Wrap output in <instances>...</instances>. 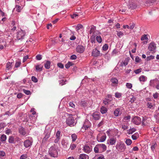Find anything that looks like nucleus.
I'll return each mask as SVG.
<instances>
[{"label":"nucleus","instance_id":"obj_1","mask_svg":"<svg viewBox=\"0 0 159 159\" xmlns=\"http://www.w3.org/2000/svg\"><path fill=\"white\" fill-rule=\"evenodd\" d=\"M48 153L52 157H55L57 156V152L55 148L53 146H51L49 148Z\"/></svg>","mask_w":159,"mask_h":159},{"label":"nucleus","instance_id":"obj_2","mask_svg":"<svg viewBox=\"0 0 159 159\" xmlns=\"http://www.w3.org/2000/svg\"><path fill=\"white\" fill-rule=\"evenodd\" d=\"M25 34V31L21 30L17 32V39L18 40H21L24 38V37Z\"/></svg>","mask_w":159,"mask_h":159},{"label":"nucleus","instance_id":"obj_3","mask_svg":"<svg viewBox=\"0 0 159 159\" xmlns=\"http://www.w3.org/2000/svg\"><path fill=\"white\" fill-rule=\"evenodd\" d=\"M66 122L67 125L71 126L74 125L75 123V120L74 118L72 116H69L66 118Z\"/></svg>","mask_w":159,"mask_h":159},{"label":"nucleus","instance_id":"obj_4","mask_svg":"<svg viewBox=\"0 0 159 159\" xmlns=\"http://www.w3.org/2000/svg\"><path fill=\"white\" fill-rule=\"evenodd\" d=\"M128 8L130 10H133L137 8V6L134 3V2L132 0H130L129 1V4L127 5Z\"/></svg>","mask_w":159,"mask_h":159},{"label":"nucleus","instance_id":"obj_5","mask_svg":"<svg viewBox=\"0 0 159 159\" xmlns=\"http://www.w3.org/2000/svg\"><path fill=\"white\" fill-rule=\"evenodd\" d=\"M116 148L117 149H119L120 150L124 151L126 149V146L125 144L122 143L121 142L120 143L118 144H117L116 146Z\"/></svg>","mask_w":159,"mask_h":159},{"label":"nucleus","instance_id":"obj_6","mask_svg":"<svg viewBox=\"0 0 159 159\" xmlns=\"http://www.w3.org/2000/svg\"><path fill=\"white\" fill-rule=\"evenodd\" d=\"M132 121L136 125H139L141 123V119L139 116H136L133 119Z\"/></svg>","mask_w":159,"mask_h":159},{"label":"nucleus","instance_id":"obj_7","mask_svg":"<svg viewBox=\"0 0 159 159\" xmlns=\"http://www.w3.org/2000/svg\"><path fill=\"white\" fill-rule=\"evenodd\" d=\"M84 47L82 45H79L76 48V51L80 53H83L84 50Z\"/></svg>","mask_w":159,"mask_h":159},{"label":"nucleus","instance_id":"obj_8","mask_svg":"<svg viewBox=\"0 0 159 159\" xmlns=\"http://www.w3.org/2000/svg\"><path fill=\"white\" fill-rule=\"evenodd\" d=\"M156 48V44L154 43H151L149 45L148 49L150 51H154Z\"/></svg>","mask_w":159,"mask_h":159},{"label":"nucleus","instance_id":"obj_9","mask_svg":"<svg viewBox=\"0 0 159 159\" xmlns=\"http://www.w3.org/2000/svg\"><path fill=\"white\" fill-rule=\"evenodd\" d=\"M100 54L99 51H98L96 48L93 50L92 52V56L94 57H97L99 56Z\"/></svg>","mask_w":159,"mask_h":159},{"label":"nucleus","instance_id":"obj_10","mask_svg":"<svg viewBox=\"0 0 159 159\" xmlns=\"http://www.w3.org/2000/svg\"><path fill=\"white\" fill-rule=\"evenodd\" d=\"M32 145V143L30 141L26 140L24 142V145L25 148H28Z\"/></svg>","mask_w":159,"mask_h":159},{"label":"nucleus","instance_id":"obj_11","mask_svg":"<svg viewBox=\"0 0 159 159\" xmlns=\"http://www.w3.org/2000/svg\"><path fill=\"white\" fill-rule=\"evenodd\" d=\"M79 159H89V157L86 154H82L80 155Z\"/></svg>","mask_w":159,"mask_h":159},{"label":"nucleus","instance_id":"obj_12","mask_svg":"<svg viewBox=\"0 0 159 159\" xmlns=\"http://www.w3.org/2000/svg\"><path fill=\"white\" fill-rule=\"evenodd\" d=\"M78 103L79 105L83 107L86 106L87 104V102L85 100H81Z\"/></svg>","mask_w":159,"mask_h":159},{"label":"nucleus","instance_id":"obj_13","mask_svg":"<svg viewBox=\"0 0 159 159\" xmlns=\"http://www.w3.org/2000/svg\"><path fill=\"white\" fill-rule=\"evenodd\" d=\"M50 132H48L46 134L42 140V143H45L47 140L49 138L50 136Z\"/></svg>","mask_w":159,"mask_h":159},{"label":"nucleus","instance_id":"obj_14","mask_svg":"<svg viewBox=\"0 0 159 159\" xmlns=\"http://www.w3.org/2000/svg\"><path fill=\"white\" fill-rule=\"evenodd\" d=\"M43 66L41 65H37L35 66L37 71H41L42 70Z\"/></svg>","mask_w":159,"mask_h":159},{"label":"nucleus","instance_id":"obj_15","mask_svg":"<svg viewBox=\"0 0 159 159\" xmlns=\"http://www.w3.org/2000/svg\"><path fill=\"white\" fill-rule=\"evenodd\" d=\"M92 116L95 120H98L100 118L99 115L96 112L93 113Z\"/></svg>","mask_w":159,"mask_h":159},{"label":"nucleus","instance_id":"obj_16","mask_svg":"<svg viewBox=\"0 0 159 159\" xmlns=\"http://www.w3.org/2000/svg\"><path fill=\"white\" fill-rule=\"evenodd\" d=\"M13 63L12 62H7L6 65V69L9 70L11 68L12 66L13 65L12 64Z\"/></svg>","mask_w":159,"mask_h":159},{"label":"nucleus","instance_id":"obj_17","mask_svg":"<svg viewBox=\"0 0 159 159\" xmlns=\"http://www.w3.org/2000/svg\"><path fill=\"white\" fill-rule=\"evenodd\" d=\"M100 111L102 114H104L107 112V109L106 107L102 106L101 107Z\"/></svg>","mask_w":159,"mask_h":159},{"label":"nucleus","instance_id":"obj_18","mask_svg":"<svg viewBox=\"0 0 159 159\" xmlns=\"http://www.w3.org/2000/svg\"><path fill=\"white\" fill-rule=\"evenodd\" d=\"M19 132L20 134L23 135H25L26 134L25 132V131L24 128L21 127L19 129Z\"/></svg>","mask_w":159,"mask_h":159},{"label":"nucleus","instance_id":"obj_19","mask_svg":"<svg viewBox=\"0 0 159 159\" xmlns=\"http://www.w3.org/2000/svg\"><path fill=\"white\" fill-rule=\"evenodd\" d=\"M84 149L85 152L87 153H89L91 151L90 148L88 146H85Z\"/></svg>","mask_w":159,"mask_h":159},{"label":"nucleus","instance_id":"obj_20","mask_svg":"<svg viewBox=\"0 0 159 159\" xmlns=\"http://www.w3.org/2000/svg\"><path fill=\"white\" fill-rule=\"evenodd\" d=\"M116 139H115L113 138H111L110 140V144L113 145L116 143Z\"/></svg>","mask_w":159,"mask_h":159},{"label":"nucleus","instance_id":"obj_21","mask_svg":"<svg viewBox=\"0 0 159 159\" xmlns=\"http://www.w3.org/2000/svg\"><path fill=\"white\" fill-rule=\"evenodd\" d=\"M136 130V129L135 128H132L129 129L128 130L127 133L129 134H133L134 132H135Z\"/></svg>","mask_w":159,"mask_h":159},{"label":"nucleus","instance_id":"obj_22","mask_svg":"<svg viewBox=\"0 0 159 159\" xmlns=\"http://www.w3.org/2000/svg\"><path fill=\"white\" fill-rule=\"evenodd\" d=\"M139 80L140 81L145 82L146 80V77L144 75H141L139 78Z\"/></svg>","mask_w":159,"mask_h":159},{"label":"nucleus","instance_id":"obj_23","mask_svg":"<svg viewBox=\"0 0 159 159\" xmlns=\"http://www.w3.org/2000/svg\"><path fill=\"white\" fill-rule=\"evenodd\" d=\"M50 62L49 61H47L44 65L45 67L47 69H49L50 67Z\"/></svg>","mask_w":159,"mask_h":159},{"label":"nucleus","instance_id":"obj_24","mask_svg":"<svg viewBox=\"0 0 159 159\" xmlns=\"http://www.w3.org/2000/svg\"><path fill=\"white\" fill-rule=\"evenodd\" d=\"M96 27H95L93 25H91V30L90 31V34H91L92 33L93 34V33L95 32L96 31Z\"/></svg>","mask_w":159,"mask_h":159},{"label":"nucleus","instance_id":"obj_25","mask_svg":"<svg viewBox=\"0 0 159 159\" xmlns=\"http://www.w3.org/2000/svg\"><path fill=\"white\" fill-rule=\"evenodd\" d=\"M100 34V33L99 32V31L96 30L93 33L92 37H93V38H94L95 36H98V35H99Z\"/></svg>","mask_w":159,"mask_h":159},{"label":"nucleus","instance_id":"obj_26","mask_svg":"<svg viewBox=\"0 0 159 159\" xmlns=\"http://www.w3.org/2000/svg\"><path fill=\"white\" fill-rule=\"evenodd\" d=\"M14 138L12 136H11L9 137L8 142L10 143H14Z\"/></svg>","mask_w":159,"mask_h":159},{"label":"nucleus","instance_id":"obj_27","mask_svg":"<svg viewBox=\"0 0 159 159\" xmlns=\"http://www.w3.org/2000/svg\"><path fill=\"white\" fill-rule=\"evenodd\" d=\"M73 64L71 62H69L65 65V66L66 68L68 69L70 66H72Z\"/></svg>","mask_w":159,"mask_h":159},{"label":"nucleus","instance_id":"obj_28","mask_svg":"<svg viewBox=\"0 0 159 159\" xmlns=\"http://www.w3.org/2000/svg\"><path fill=\"white\" fill-rule=\"evenodd\" d=\"M7 139V137L6 135L2 134L1 137V140L2 142L5 141H6Z\"/></svg>","mask_w":159,"mask_h":159},{"label":"nucleus","instance_id":"obj_29","mask_svg":"<svg viewBox=\"0 0 159 159\" xmlns=\"http://www.w3.org/2000/svg\"><path fill=\"white\" fill-rule=\"evenodd\" d=\"M96 39L99 43H101L102 41V39L101 37L99 36H97L96 37Z\"/></svg>","mask_w":159,"mask_h":159},{"label":"nucleus","instance_id":"obj_30","mask_svg":"<svg viewBox=\"0 0 159 159\" xmlns=\"http://www.w3.org/2000/svg\"><path fill=\"white\" fill-rule=\"evenodd\" d=\"M115 96L116 98H119L122 96V94L120 93L117 92L115 93Z\"/></svg>","mask_w":159,"mask_h":159},{"label":"nucleus","instance_id":"obj_31","mask_svg":"<svg viewBox=\"0 0 159 159\" xmlns=\"http://www.w3.org/2000/svg\"><path fill=\"white\" fill-rule=\"evenodd\" d=\"M83 28V25L81 24H79L76 26V31L78 32L79 30Z\"/></svg>","mask_w":159,"mask_h":159},{"label":"nucleus","instance_id":"obj_32","mask_svg":"<svg viewBox=\"0 0 159 159\" xmlns=\"http://www.w3.org/2000/svg\"><path fill=\"white\" fill-rule=\"evenodd\" d=\"M116 34L117 36L119 38H120L124 35L123 33L120 31H117V33Z\"/></svg>","mask_w":159,"mask_h":159},{"label":"nucleus","instance_id":"obj_33","mask_svg":"<svg viewBox=\"0 0 159 159\" xmlns=\"http://www.w3.org/2000/svg\"><path fill=\"white\" fill-rule=\"evenodd\" d=\"M132 143V140L129 139H127L125 141V143L128 145H130Z\"/></svg>","mask_w":159,"mask_h":159},{"label":"nucleus","instance_id":"obj_34","mask_svg":"<svg viewBox=\"0 0 159 159\" xmlns=\"http://www.w3.org/2000/svg\"><path fill=\"white\" fill-rule=\"evenodd\" d=\"M77 136L76 134H73L71 135V138L72 139V141L74 142L76 140V139H77Z\"/></svg>","mask_w":159,"mask_h":159},{"label":"nucleus","instance_id":"obj_35","mask_svg":"<svg viewBox=\"0 0 159 159\" xmlns=\"http://www.w3.org/2000/svg\"><path fill=\"white\" fill-rule=\"evenodd\" d=\"M111 81L113 83L117 84L118 83V80L116 78H112L111 79Z\"/></svg>","mask_w":159,"mask_h":159},{"label":"nucleus","instance_id":"obj_36","mask_svg":"<svg viewBox=\"0 0 159 159\" xmlns=\"http://www.w3.org/2000/svg\"><path fill=\"white\" fill-rule=\"evenodd\" d=\"M119 111L120 110L119 109L117 108L114 111V114L116 116H118Z\"/></svg>","mask_w":159,"mask_h":159},{"label":"nucleus","instance_id":"obj_37","mask_svg":"<svg viewBox=\"0 0 159 159\" xmlns=\"http://www.w3.org/2000/svg\"><path fill=\"white\" fill-rule=\"evenodd\" d=\"M32 80L34 83H36L38 82L37 78L34 76H32L31 77Z\"/></svg>","mask_w":159,"mask_h":159},{"label":"nucleus","instance_id":"obj_38","mask_svg":"<svg viewBox=\"0 0 159 159\" xmlns=\"http://www.w3.org/2000/svg\"><path fill=\"white\" fill-rule=\"evenodd\" d=\"M108 45L107 44H105L102 47V49L104 51H106L108 49Z\"/></svg>","mask_w":159,"mask_h":159},{"label":"nucleus","instance_id":"obj_39","mask_svg":"<svg viewBox=\"0 0 159 159\" xmlns=\"http://www.w3.org/2000/svg\"><path fill=\"white\" fill-rule=\"evenodd\" d=\"M129 60V59L128 58L125 59L123 63V64L124 66H126L128 64Z\"/></svg>","mask_w":159,"mask_h":159},{"label":"nucleus","instance_id":"obj_40","mask_svg":"<svg viewBox=\"0 0 159 159\" xmlns=\"http://www.w3.org/2000/svg\"><path fill=\"white\" fill-rule=\"evenodd\" d=\"M154 58V57L153 56L151 55L149 56H148L147 57V61H149L152 59H153Z\"/></svg>","mask_w":159,"mask_h":159},{"label":"nucleus","instance_id":"obj_41","mask_svg":"<svg viewBox=\"0 0 159 159\" xmlns=\"http://www.w3.org/2000/svg\"><path fill=\"white\" fill-rule=\"evenodd\" d=\"M24 93L27 95H29L31 94V92L29 90H26L25 89H23Z\"/></svg>","mask_w":159,"mask_h":159},{"label":"nucleus","instance_id":"obj_42","mask_svg":"<svg viewBox=\"0 0 159 159\" xmlns=\"http://www.w3.org/2000/svg\"><path fill=\"white\" fill-rule=\"evenodd\" d=\"M126 86L127 88L128 89H131L132 87V85L130 83H127Z\"/></svg>","mask_w":159,"mask_h":159},{"label":"nucleus","instance_id":"obj_43","mask_svg":"<svg viewBox=\"0 0 159 159\" xmlns=\"http://www.w3.org/2000/svg\"><path fill=\"white\" fill-rule=\"evenodd\" d=\"M148 38L147 37L146 34H144L141 37V40H147Z\"/></svg>","mask_w":159,"mask_h":159},{"label":"nucleus","instance_id":"obj_44","mask_svg":"<svg viewBox=\"0 0 159 159\" xmlns=\"http://www.w3.org/2000/svg\"><path fill=\"white\" fill-rule=\"evenodd\" d=\"M106 135L102 136L100 139V141L101 142H103L106 139Z\"/></svg>","mask_w":159,"mask_h":159},{"label":"nucleus","instance_id":"obj_45","mask_svg":"<svg viewBox=\"0 0 159 159\" xmlns=\"http://www.w3.org/2000/svg\"><path fill=\"white\" fill-rule=\"evenodd\" d=\"M76 146L75 144H72L70 145V148L71 150L74 149L76 147Z\"/></svg>","mask_w":159,"mask_h":159},{"label":"nucleus","instance_id":"obj_46","mask_svg":"<svg viewBox=\"0 0 159 159\" xmlns=\"http://www.w3.org/2000/svg\"><path fill=\"white\" fill-rule=\"evenodd\" d=\"M21 64L20 61H17L15 65V66L16 68H17Z\"/></svg>","mask_w":159,"mask_h":159},{"label":"nucleus","instance_id":"obj_47","mask_svg":"<svg viewBox=\"0 0 159 159\" xmlns=\"http://www.w3.org/2000/svg\"><path fill=\"white\" fill-rule=\"evenodd\" d=\"M36 59L37 60H40L42 58V57L41 55H38L36 56Z\"/></svg>","mask_w":159,"mask_h":159},{"label":"nucleus","instance_id":"obj_48","mask_svg":"<svg viewBox=\"0 0 159 159\" xmlns=\"http://www.w3.org/2000/svg\"><path fill=\"white\" fill-rule=\"evenodd\" d=\"M99 148L96 145L94 148V151L95 153H98V148Z\"/></svg>","mask_w":159,"mask_h":159},{"label":"nucleus","instance_id":"obj_49","mask_svg":"<svg viewBox=\"0 0 159 159\" xmlns=\"http://www.w3.org/2000/svg\"><path fill=\"white\" fill-rule=\"evenodd\" d=\"M118 52V50L116 49H114L112 51V54L113 55H116Z\"/></svg>","mask_w":159,"mask_h":159},{"label":"nucleus","instance_id":"obj_50","mask_svg":"<svg viewBox=\"0 0 159 159\" xmlns=\"http://www.w3.org/2000/svg\"><path fill=\"white\" fill-rule=\"evenodd\" d=\"M141 69H137L134 71V72L136 74H138L140 73L141 71Z\"/></svg>","mask_w":159,"mask_h":159},{"label":"nucleus","instance_id":"obj_51","mask_svg":"<svg viewBox=\"0 0 159 159\" xmlns=\"http://www.w3.org/2000/svg\"><path fill=\"white\" fill-rule=\"evenodd\" d=\"M16 7H17L16 9V11L18 12H20L21 10V7L19 5H16Z\"/></svg>","mask_w":159,"mask_h":159},{"label":"nucleus","instance_id":"obj_52","mask_svg":"<svg viewBox=\"0 0 159 159\" xmlns=\"http://www.w3.org/2000/svg\"><path fill=\"white\" fill-rule=\"evenodd\" d=\"M135 61L137 62H139L141 61V59L138 56H136L135 58Z\"/></svg>","mask_w":159,"mask_h":159},{"label":"nucleus","instance_id":"obj_53","mask_svg":"<svg viewBox=\"0 0 159 159\" xmlns=\"http://www.w3.org/2000/svg\"><path fill=\"white\" fill-rule=\"evenodd\" d=\"M57 66L61 68H64L63 65L61 63H58L57 64Z\"/></svg>","mask_w":159,"mask_h":159},{"label":"nucleus","instance_id":"obj_54","mask_svg":"<svg viewBox=\"0 0 159 159\" xmlns=\"http://www.w3.org/2000/svg\"><path fill=\"white\" fill-rule=\"evenodd\" d=\"M135 26V25L134 24H130L129 26V29L132 30L134 28Z\"/></svg>","mask_w":159,"mask_h":159},{"label":"nucleus","instance_id":"obj_55","mask_svg":"<svg viewBox=\"0 0 159 159\" xmlns=\"http://www.w3.org/2000/svg\"><path fill=\"white\" fill-rule=\"evenodd\" d=\"M147 106H148V107L150 109L152 108L153 107L152 104L150 102H148L147 103Z\"/></svg>","mask_w":159,"mask_h":159},{"label":"nucleus","instance_id":"obj_56","mask_svg":"<svg viewBox=\"0 0 159 159\" xmlns=\"http://www.w3.org/2000/svg\"><path fill=\"white\" fill-rule=\"evenodd\" d=\"M77 58L76 56L75 55H73L70 57V58L71 60H75Z\"/></svg>","mask_w":159,"mask_h":159},{"label":"nucleus","instance_id":"obj_57","mask_svg":"<svg viewBox=\"0 0 159 159\" xmlns=\"http://www.w3.org/2000/svg\"><path fill=\"white\" fill-rule=\"evenodd\" d=\"M157 144L156 143H155L153 144L151 146V149L152 151H153L155 148V147H156L157 146Z\"/></svg>","mask_w":159,"mask_h":159},{"label":"nucleus","instance_id":"obj_58","mask_svg":"<svg viewBox=\"0 0 159 159\" xmlns=\"http://www.w3.org/2000/svg\"><path fill=\"white\" fill-rule=\"evenodd\" d=\"M61 134V132L60 131L58 130L56 133V136L57 138H60V136Z\"/></svg>","mask_w":159,"mask_h":159},{"label":"nucleus","instance_id":"obj_59","mask_svg":"<svg viewBox=\"0 0 159 159\" xmlns=\"http://www.w3.org/2000/svg\"><path fill=\"white\" fill-rule=\"evenodd\" d=\"M5 155V153L4 152L0 151V156L2 157L4 156Z\"/></svg>","mask_w":159,"mask_h":159},{"label":"nucleus","instance_id":"obj_60","mask_svg":"<svg viewBox=\"0 0 159 159\" xmlns=\"http://www.w3.org/2000/svg\"><path fill=\"white\" fill-rule=\"evenodd\" d=\"M126 11V9L125 8H123V7L122 8V9H120L119 10V12L121 11V12H122V13H125V12Z\"/></svg>","mask_w":159,"mask_h":159},{"label":"nucleus","instance_id":"obj_61","mask_svg":"<svg viewBox=\"0 0 159 159\" xmlns=\"http://www.w3.org/2000/svg\"><path fill=\"white\" fill-rule=\"evenodd\" d=\"M159 95V94L157 93H155V94H154L153 95V96L155 99H156L157 98L158 96Z\"/></svg>","mask_w":159,"mask_h":159},{"label":"nucleus","instance_id":"obj_62","mask_svg":"<svg viewBox=\"0 0 159 159\" xmlns=\"http://www.w3.org/2000/svg\"><path fill=\"white\" fill-rule=\"evenodd\" d=\"M26 158V155L25 154H23L20 156V159H25Z\"/></svg>","mask_w":159,"mask_h":159},{"label":"nucleus","instance_id":"obj_63","mask_svg":"<svg viewBox=\"0 0 159 159\" xmlns=\"http://www.w3.org/2000/svg\"><path fill=\"white\" fill-rule=\"evenodd\" d=\"M135 134H133L132 136V138L134 140H135L137 139V137L135 135Z\"/></svg>","mask_w":159,"mask_h":159},{"label":"nucleus","instance_id":"obj_64","mask_svg":"<svg viewBox=\"0 0 159 159\" xmlns=\"http://www.w3.org/2000/svg\"><path fill=\"white\" fill-rule=\"evenodd\" d=\"M28 56H25L23 58V62H25V61L28 59Z\"/></svg>","mask_w":159,"mask_h":159}]
</instances>
